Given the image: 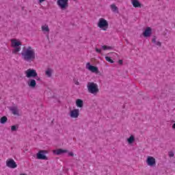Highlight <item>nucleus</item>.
Instances as JSON below:
<instances>
[{
	"instance_id": "6e6552de",
	"label": "nucleus",
	"mask_w": 175,
	"mask_h": 175,
	"mask_svg": "<svg viewBox=\"0 0 175 175\" xmlns=\"http://www.w3.org/2000/svg\"><path fill=\"white\" fill-rule=\"evenodd\" d=\"M146 163L148 166H150V167H152L157 165V161L155 160V158L148 156L146 159Z\"/></svg>"
},
{
	"instance_id": "20e7f679",
	"label": "nucleus",
	"mask_w": 175,
	"mask_h": 175,
	"mask_svg": "<svg viewBox=\"0 0 175 175\" xmlns=\"http://www.w3.org/2000/svg\"><path fill=\"white\" fill-rule=\"evenodd\" d=\"M97 27L100 28V29H103V31H107L109 28V22L103 18H100L97 23Z\"/></svg>"
},
{
	"instance_id": "c756f323",
	"label": "nucleus",
	"mask_w": 175,
	"mask_h": 175,
	"mask_svg": "<svg viewBox=\"0 0 175 175\" xmlns=\"http://www.w3.org/2000/svg\"><path fill=\"white\" fill-rule=\"evenodd\" d=\"M68 155H69L70 157H74L75 154H73L72 152H68Z\"/></svg>"
},
{
	"instance_id": "a211bd4d",
	"label": "nucleus",
	"mask_w": 175,
	"mask_h": 175,
	"mask_svg": "<svg viewBox=\"0 0 175 175\" xmlns=\"http://www.w3.org/2000/svg\"><path fill=\"white\" fill-rule=\"evenodd\" d=\"M83 105H84V103L83 102V100L77 99L76 100V106L77 107L81 108V107H83Z\"/></svg>"
},
{
	"instance_id": "ddd939ff",
	"label": "nucleus",
	"mask_w": 175,
	"mask_h": 175,
	"mask_svg": "<svg viewBox=\"0 0 175 175\" xmlns=\"http://www.w3.org/2000/svg\"><path fill=\"white\" fill-rule=\"evenodd\" d=\"M10 111L14 116H20V109H18V107L17 106H14L11 107Z\"/></svg>"
},
{
	"instance_id": "cd10ccee",
	"label": "nucleus",
	"mask_w": 175,
	"mask_h": 175,
	"mask_svg": "<svg viewBox=\"0 0 175 175\" xmlns=\"http://www.w3.org/2000/svg\"><path fill=\"white\" fill-rule=\"evenodd\" d=\"M152 43H157V37H154L152 40Z\"/></svg>"
},
{
	"instance_id": "7ed1b4c3",
	"label": "nucleus",
	"mask_w": 175,
	"mask_h": 175,
	"mask_svg": "<svg viewBox=\"0 0 175 175\" xmlns=\"http://www.w3.org/2000/svg\"><path fill=\"white\" fill-rule=\"evenodd\" d=\"M11 47H13L14 49L12 50V54H17V53H20L21 51V42L20 40L17 39H11Z\"/></svg>"
},
{
	"instance_id": "c85d7f7f",
	"label": "nucleus",
	"mask_w": 175,
	"mask_h": 175,
	"mask_svg": "<svg viewBox=\"0 0 175 175\" xmlns=\"http://www.w3.org/2000/svg\"><path fill=\"white\" fill-rule=\"evenodd\" d=\"M156 44H157V46H159V47H161V46L162 45V44L161 43V42H156Z\"/></svg>"
},
{
	"instance_id": "1a4fd4ad",
	"label": "nucleus",
	"mask_w": 175,
	"mask_h": 175,
	"mask_svg": "<svg viewBox=\"0 0 175 175\" xmlns=\"http://www.w3.org/2000/svg\"><path fill=\"white\" fill-rule=\"evenodd\" d=\"M6 166L10 169H16V167H17V164L13 159H8L6 161Z\"/></svg>"
},
{
	"instance_id": "6ab92c4d",
	"label": "nucleus",
	"mask_w": 175,
	"mask_h": 175,
	"mask_svg": "<svg viewBox=\"0 0 175 175\" xmlns=\"http://www.w3.org/2000/svg\"><path fill=\"white\" fill-rule=\"evenodd\" d=\"M45 75L47 76V77H51L53 75V69L47 68V70L45 71Z\"/></svg>"
},
{
	"instance_id": "9b49d317",
	"label": "nucleus",
	"mask_w": 175,
	"mask_h": 175,
	"mask_svg": "<svg viewBox=\"0 0 175 175\" xmlns=\"http://www.w3.org/2000/svg\"><path fill=\"white\" fill-rule=\"evenodd\" d=\"M79 116H80L79 109H75L70 111V117H71V118H79Z\"/></svg>"
},
{
	"instance_id": "412c9836",
	"label": "nucleus",
	"mask_w": 175,
	"mask_h": 175,
	"mask_svg": "<svg viewBox=\"0 0 175 175\" xmlns=\"http://www.w3.org/2000/svg\"><path fill=\"white\" fill-rule=\"evenodd\" d=\"M110 8L112 10V12H118V8L116 6V4H111L110 5Z\"/></svg>"
},
{
	"instance_id": "393cba45",
	"label": "nucleus",
	"mask_w": 175,
	"mask_h": 175,
	"mask_svg": "<svg viewBox=\"0 0 175 175\" xmlns=\"http://www.w3.org/2000/svg\"><path fill=\"white\" fill-rule=\"evenodd\" d=\"M17 128H18V127H17V126H16V125L12 126H11V131L12 132H14V131H17Z\"/></svg>"
},
{
	"instance_id": "dca6fc26",
	"label": "nucleus",
	"mask_w": 175,
	"mask_h": 175,
	"mask_svg": "<svg viewBox=\"0 0 175 175\" xmlns=\"http://www.w3.org/2000/svg\"><path fill=\"white\" fill-rule=\"evenodd\" d=\"M65 152H68V150L57 149L53 150V154H55L56 155H61V154H64Z\"/></svg>"
},
{
	"instance_id": "2f4dec72",
	"label": "nucleus",
	"mask_w": 175,
	"mask_h": 175,
	"mask_svg": "<svg viewBox=\"0 0 175 175\" xmlns=\"http://www.w3.org/2000/svg\"><path fill=\"white\" fill-rule=\"evenodd\" d=\"M118 62H119L120 65H122V60L120 59L118 61Z\"/></svg>"
},
{
	"instance_id": "4468645a",
	"label": "nucleus",
	"mask_w": 175,
	"mask_h": 175,
	"mask_svg": "<svg viewBox=\"0 0 175 175\" xmlns=\"http://www.w3.org/2000/svg\"><path fill=\"white\" fill-rule=\"evenodd\" d=\"M133 8H142V3L138 0H131Z\"/></svg>"
},
{
	"instance_id": "f3484780",
	"label": "nucleus",
	"mask_w": 175,
	"mask_h": 175,
	"mask_svg": "<svg viewBox=\"0 0 175 175\" xmlns=\"http://www.w3.org/2000/svg\"><path fill=\"white\" fill-rule=\"evenodd\" d=\"M41 29L44 33H49L50 32V28H49V25L47 24L42 25Z\"/></svg>"
},
{
	"instance_id": "f257e3e1",
	"label": "nucleus",
	"mask_w": 175,
	"mask_h": 175,
	"mask_svg": "<svg viewBox=\"0 0 175 175\" xmlns=\"http://www.w3.org/2000/svg\"><path fill=\"white\" fill-rule=\"evenodd\" d=\"M22 59L26 62H32L36 58L35 49L31 46H23L21 53Z\"/></svg>"
},
{
	"instance_id": "f704fd0d",
	"label": "nucleus",
	"mask_w": 175,
	"mask_h": 175,
	"mask_svg": "<svg viewBox=\"0 0 175 175\" xmlns=\"http://www.w3.org/2000/svg\"><path fill=\"white\" fill-rule=\"evenodd\" d=\"M76 84H77V85H79V82H77Z\"/></svg>"
},
{
	"instance_id": "0eeeda50",
	"label": "nucleus",
	"mask_w": 175,
	"mask_h": 175,
	"mask_svg": "<svg viewBox=\"0 0 175 175\" xmlns=\"http://www.w3.org/2000/svg\"><path fill=\"white\" fill-rule=\"evenodd\" d=\"M46 154H49V152L47 150H40L37 154V159H42L43 161H49V158L46 157Z\"/></svg>"
},
{
	"instance_id": "423d86ee",
	"label": "nucleus",
	"mask_w": 175,
	"mask_h": 175,
	"mask_svg": "<svg viewBox=\"0 0 175 175\" xmlns=\"http://www.w3.org/2000/svg\"><path fill=\"white\" fill-rule=\"evenodd\" d=\"M25 75L27 79H31V77H38V72L36 70L29 68L25 71Z\"/></svg>"
},
{
	"instance_id": "473e14b6",
	"label": "nucleus",
	"mask_w": 175,
	"mask_h": 175,
	"mask_svg": "<svg viewBox=\"0 0 175 175\" xmlns=\"http://www.w3.org/2000/svg\"><path fill=\"white\" fill-rule=\"evenodd\" d=\"M40 1V3H42V2H44L46 0H39Z\"/></svg>"
},
{
	"instance_id": "5701e85b",
	"label": "nucleus",
	"mask_w": 175,
	"mask_h": 175,
	"mask_svg": "<svg viewBox=\"0 0 175 175\" xmlns=\"http://www.w3.org/2000/svg\"><path fill=\"white\" fill-rule=\"evenodd\" d=\"M105 59L107 61V62H110V64H114V61L109 56H106Z\"/></svg>"
},
{
	"instance_id": "72a5a7b5",
	"label": "nucleus",
	"mask_w": 175,
	"mask_h": 175,
	"mask_svg": "<svg viewBox=\"0 0 175 175\" xmlns=\"http://www.w3.org/2000/svg\"><path fill=\"white\" fill-rule=\"evenodd\" d=\"M172 129H175V123L172 125Z\"/></svg>"
},
{
	"instance_id": "7c9ffc66",
	"label": "nucleus",
	"mask_w": 175,
	"mask_h": 175,
	"mask_svg": "<svg viewBox=\"0 0 175 175\" xmlns=\"http://www.w3.org/2000/svg\"><path fill=\"white\" fill-rule=\"evenodd\" d=\"M36 80H37V81H40V77H36Z\"/></svg>"
},
{
	"instance_id": "2eb2a0df",
	"label": "nucleus",
	"mask_w": 175,
	"mask_h": 175,
	"mask_svg": "<svg viewBox=\"0 0 175 175\" xmlns=\"http://www.w3.org/2000/svg\"><path fill=\"white\" fill-rule=\"evenodd\" d=\"M27 84L29 87H31V88H35V87H36V81L35 79H31L29 80Z\"/></svg>"
},
{
	"instance_id": "f03ea898",
	"label": "nucleus",
	"mask_w": 175,
	"mask_h": 175,
	"mask_svg": "<svg viewBox=\"0 0 175 175\" xmlns=\"http://www.w3.org/2000/svg\"><path fill=\"white\" fill-rule=\"evenodd\" d=\"M87 89L89 94H92L93 95H96L99 92V86L94 82H88L87 83Z\"/></svg>"
},
{
	"instance_id": "b1692460",
	"label": "nucleus",
	"mask_w": 175,
	"mask_h": 175,
	"mask_svg": "<svg viewBox=\"0 0 175 175\" xmlns=\"http://www.w3.org/2000/svg\"><path fill=\"white\" fill-rule=\"evenodd\" d=\"M103 50H111V46H107L106 45H103L102 46Z\"/></svg>"
},
{
	"instance_id": "9d476101",
	"label": "nucleus",
	"mask_w": 175,
	"mask_h": 175,
	"mask_svg": "<svg viewBox=\"0 0 175 175\" xmlns=\"http://www.w3.org/2000/svg\"><path fill=\"white\" fill-rule=\"evenodd\" d=\"M86 69H88L92 73H98L99 72V69L98 68V67L91 66V64L90 62L86 64Z\"/></svg>"
},
{
	"instance_id": "f8f14e48",
	"label": "nucleus",
	"mask_w": 175,
	"mask_h": 175,
	"mask_svg": "<svg viewBox=\"0 0 175 175\" xmlns=\"http://www.w3.org/2000/svg\"><path fill=\"white\" fill-rule=\"evenodd\" d=\"M151 33H152V30L151 29V27H148L144 31L143 36L144 38H148L151 36Z\"/></svg>"
},
{
	"instance_id": "4be33fe9",
	"label": "nucleus",
	"mask_w": 175,
	"mask_h": 175,
	"mask_svg": "<svg viewBox=\"0 0 175 175\" xmlns=\"http://www.w3.org/2000/svg\"><path fill=\"white\" fill-rule=\"evenodd\" d=\"M8 121V117L6 116H3L1 119H0V122L1 124H5V122Z\"/></svg>"
},
{
	"instance_id": "a878e982",
	"label": "nucleus",
	"mask_w": 175,
	"mask_h": 175,
	"mask_svg": "<svg viewBox=\"0 0 175 175\" xmlns=\"http://www.w3.org/2000/svg\"><path fill=\"white\" fill-rule=\"evenodd\" d=\"M95 50L96 53H98V54H100L102 53V50L100 49L96 48Z\"/></svg>"
},
{
	"instance_id": "aec40b11",
	"label": "nucleus",
	"mask_w": 175,
	"mask_h": 175,
	"mask_svg": "<svg viewBox=\"0 0 175 175\" xmlns=\"http://www.w3.org/2000/svg\"><path fill=\"white\" fill-rule=\"evenodd\" d=\"M127 142H128L129 144H132V143H133V142H135V136L131 135L129 137V138L127 139Z\"/></svg>"
},
{
	"instance_id": "c9c22d12",
	"label": "nucleus",
	"mask_w": 175,
	"mask_h": 175,
	"mask_svg": "<svg viewBox=\"0 0 175 175\" xmlns=\"http://www.w3.org/2000/svg\"><path fill=\"white\" fill-rule=\"evenodd\" d=\"M72 1H76L77 0H72Z\"/></svg>"
},
{
	"instance_id": "bb28decb",
	"label": "nucleus",
	"mask_w": 175,
	"mask_h": 175,
	"mask_svg": "<svg viewBox=\"0 0 175 175\" xmlns=\"http://www.w3.org/2000/svg\"><path fill=\"white\" fill-rule=\"evenodd\" d=\"M169 157L170 158H172L173 157H174V153L173 152H170Z\"/></svg>"
},
{
	"instance_id": "39448f33",
	"label": "nucleus",
	"mask_w": 175,
	"mask_h": 175,
	"mask_svg": "<svg viewBox=\"0 0 175 175\" xmlns=\"http://www.w3.org/2000/svg\"><path fill=\"white\" fill-rule=\"evenodd\" d=\"M57 5L62 10H65L69 8V0H57Z\"/></svg>"
}]
</instances>
